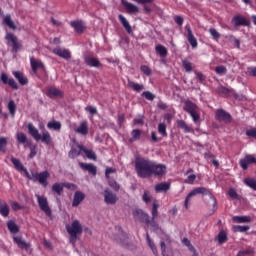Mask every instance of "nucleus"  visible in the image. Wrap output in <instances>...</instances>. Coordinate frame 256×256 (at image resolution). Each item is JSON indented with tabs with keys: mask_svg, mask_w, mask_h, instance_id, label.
I'll return each mask as SVG.
<instances>
[{
	"mask_svg": "<svg viewBox=\"0 0 256 256\" xmlns=\"http://www.w3.org/2000/svg\"><path fill=\"white\" fill-rule=\"evenodd\" d=\"M153 167V161L144 157H136L135 159V171L141 179H148L151 177V169Z\"/></svg>",
	"mask_w": 256,
	"mask_h": 256,
	"instance_id": "nucleus-1",
	"label": "nucleus"
},
{
	"mask_svg": "<svg viewBox=\"0 0 256 256\" xmlns=\"http://www.w3.org/2000/svg\"><path fill=\"white\" fill-rule=\"evenodd\" d=\"M196 195H208L209 199H211L212 201L213 213L217 211V199L215 198V196H213V193H211V191H209V189L205 187H198L189 192L184 200V207L186 209H189V202L191 201V197H195Z\"/></svg>",
	"mask_w": 256,
	"mask_h": 256,
	"instance_id": "nucleus-2",
	"label": "nucleus"
},
{
	"mask_svg": "<svg viewBox=\"0 0 256 256\" xmlns=\"http://www.w3.org/2000/svg\"><path fill=\"white\" fill-rule=\"evenodd\" d=\"M66 231L70 235V243L75 245L77 243V236L83 233V226L79 220H74L71 224L66 225Z\"/></svg>",
	"mask_w": 256,
	"mask_h": 256,
	"instance_id": "nucleus-3",
	"label": "nucleus"
},
{
	"mask_svg": "<svg viewBox=\"0 0 256 256\" xmlns=\"http://www.w3.org/2000/svg\"><path fill=\"white\" fill-rule=\"evenodd\" d=\"M183 109L186 111V113L190 114V117H192L194 123H199L201 116L199 115V107L197 104L188 100L184 103Z\"/></svg>",
	"mask_w": 256,
	"mask_h": 256,
	"instance_id": "nucleus-4",
	"label": "nucleus"
},
{
	"mask_svg": "<svg viewBox=\"0 0 256 256\" xmlns=\"http://www.w3.org/2000/svg\"><path fill=\"white\" fill-rule=\"evenodd\" d=\"M5 41L6 45H8V47H12V51L15 53L21 50V42H19V38H17L15 34L6 33Z\"/></svg>",
	"mask_w": 256,
	"mask_h": 256,
	"instance_id": "nucleus-5",
	"label": "nucleus"
},
{
	"mask_svg": "<svg viewBox=\"0 0 256 256\" xmlns=\"http://www.w3.org/2000/svg\"><path fill=\"white\" fill-rule=\"evenodd\" d=\"M167 174V166L164 164H159L155 161H152L151 176L155 175L156 177H163Z\"/></svg>",
	"mask_w": 256,
	"mask_h": 256,
	"instance_id": "nucleus-6",
	"label": "nucleus"
},
{
	"mask_svg": "<svg viewBox=\"0 0 256 256\" xmlns=\"http://www.w3.org/2000/svg\"><path fill=\"white\" fill-rule=\"evenodd\" d=\"M37 203L41 209L48 217L51 215V208L49 207V202L47 201V197L36 195Z\"/></svg>",
	"mask_w": 256,
	"mask_h": 256,
	"instance_id": "nucleus-7",
	"label": "nucleus"
},
{
	"mask_svg": "<svg viewBox=\"0 0 256 256\" xmlns=\"http://www.w3.org/2000/svg\"><path fill=\"white\" fill-rule=\"evenodd\" d=\"M49 172L44 171L41 173L33 172V181H38L40 185H43V187H47V179H49Z\"/></svg>",
	"mask_w": 256,
	"mask_h": 256,
	"instance_id": "nucleus-8",
	"label": "nucleus"
},
{
	"mask_svg": "<svg viewBox=\"0 0 256 256\" xmlns=\"http://www.w3.org/2000/svg\"><path fill=\"white\" fill-rule=\"evenodd\" d=\"M215 117L217 121H220L222 123H231L232 121L231 114L223 109L217 110Z\"/></svg>",
	"mask_w": 256,
	"mask_h": 256,
	"instance_id": "nucleus-9",
	"label": "nucleus"
},
{
	"mask_svg": "<svg viewBox=\"0 0 256 256\" xmlns=\"http://www.w3.org/2000/svg\"><path fill=\"white\" fill-rule=\"evenodd\" d=\"M133 215H134L135 219H139V221H142V222L146 223L147 225H149V223H151V220L149 219V214L144 212L142 209L135 210L133 212Z\"/></svg>",
	"mask_w": 256,
	"mask_h": 256,
	"instance_id": "nucleus-10",
	"label": "nucleus"
},
{
	"mask_svg": "<svg viewBox=\"0 0 256 256\" xmlns=\"http://www.w3.org/2000/svg\"><path fill=\"white\" fill-rule=\"evenodd\" d=\"M185 29L187 31L188 43H190L192 49H196V47H197V45H199V43L197 42V38H195V35H193V31L191 30V26L186 25Z\"/></svg>",
	"mask_w": 256,
	"mask_h": 256,
	"instance_id": "nucleus-11",
	"label": "nucleus"
},
{
	"mask_svg": "<svg viewBox=\"0 0 256 256\" xmlns=\"http://www.w3.org/2000/svg\"><path fill=\"white\" fill-rule=\"evenodd\" d=\"M121 3L125 7L126 12L130 15H136V13H139V7L135 4L128 2L127 0H121Z\"/></svg>",
	"mask_w": 256,
	"mask_h": 256,
	"instance_id": "nucleus-12",
	"label": "nucleus"
},
{
	"mask_svg": "<svg viewBox=\"0 0 256 256\" xmlns=\"http://www.w3.org/2000/svg\"><path fill=\"white\" fill-rule=\"evenodd\" d=\"M1 81L2 83H4V85H9V87L16 91L17 89H19V85L17 84V82H15V79L9 78V76H7V74L5 73L1 74Z\"/></svg>",
	"mask_w": 256,
	"mask_h": 256,
	"instance_id": "nucleus-13",
	"label": "nucleus"
},
{
	"mask_svg": "<svg viewBox=\"0 0 256 256\" xmlns=\"http://www.w3.org/2000/svg\"><path fill=\"white\" fill-rule=\"evenodd\" d=\"M104 201L107 205H115L117 203V195L109 190H105Z\"/></svg>",
	"mask_w": 256,
	"mask_h": 256,
	"instance_id": "nucleus-14",
	"label": "nucleus"
},
{
	"mask_svg": "<svg viewBox=\"0 0 256 256\" xmlns=\"http://www.w3.org/2000/svg\"><path fill=\"white\" fill-rule=\"evenodd\" d=\"M52 53H54V55H58V57H61L62 59H71V52L67 49L55 48L52 50Z\"/></svg>",
	"mask_w": 256,
	"mask_h": 256,
	"instance_id": "nucleus-15",
	"label": "nucleus"
},
{
	"mask_svg": "<svg viewBox=\"0 0 256 256\" xmlns=\"http://www.w3.org/2000/svg\"><path fill=\"white\" fill-rule=\"evenodd\" d=\"M75 133H78V135H88L89 133V124L87 121H82L80 125L74 130Z\"/></svg>",
	"mask_w": 256,
	"mask_h": 256,
	"instance_id": "nucleus-16",
	"label": "nucleus"
},
{
	"mask_svg": "<svg viewBox=\"0 0 256 256\" xmlns=\"http://www.w3.org/2000/svg\"><path fill=\"white\" fill-rule=\"evenodd\" d=\"M28 133L35 139V141H41V134H39V130L33 125V123L28 124Z\"/></svg>",
	"mask_w": 256,
	"mask_h": 256,
	"instance_id": "nucleus-17",
	"label": "nucleus"
},
{
	"mask_svg": "<svg viewBox=\"0 0 256 256\" xmlns=\"http://www.w3.org/2000/svg\"><path fill=\"white\" fill-rule=\"evenodd\" d=\"M85 199V194L81 191H76L74 194L72 207H79L81 205V202Z\"/></svg>",
	"mask_w": 256,
	"mask_h": 256,
	"instance_id": "nucleus-18",
	"label": "nucleus"
},
{
	"mask_svg": "<svg viewBox=\"0 0 256 256\" xmlns=\"http://www.w3.org/2000/svg\"><path fill=\"white\" fill-rule=\"evenodd\" d=\"M12 75L15 77V79H17L20 85H27L29 83V80L27 79V77H25V75L21 71H14L12 72Z\"/></svg>",
	"mask_w": 256,
	"mask_h": 256,
	"instance_id": "nucleus-19",
	"label": "nucleus"
},
{
	"mask_svg": "<svg viewBox=\"0 0 256 256\" xmlns=\"http://www.w3.org/2000/svg\"><path fill=\"white\" fill-rule=\"evenodd\" d=\"M79 166L84 171H88V173H91V175H97V166L93 164L83 163V162H80Z\"/></svg>",
	"mask_w": 256,
	"mask_h": 256,
	"instance_id": "nucleus-20",
	"label": "nucleus"
},
{
	"mask_svg": "<svg viewBox=\"0 0 256 256\" xmlns=\"http://www.w3.org/2000/svg\"><path fill=\"white\" fill-rule=\"evenodd\" d=\"M118 19L122 27H124V29L127 31V33H133V28L131 27V24H129V20H127L125 16H123L122 14H119Z\"/></svg>",
	"mask_w": 256,
	"mask_h": 256,
	"instance_id": "nucleus-21",
	"label": "nucleus"
},
{
	"mask_svg": "<svg viewBox=\"0 0 256 256\" xmlns=\"http://www.w3.org/2000/svg\"><path fill=\"white\" fill-rule=\"evenodd\" d=\"M232 23H233V25H235V27H239L241 25H243V26L249 25V21H247L245 19V17H243L241 15L234 16L232 19Z\"/></svg>",
	"mask_w": 256,
	"mask_h": 256,
	"instance_id": "nucleus-22",
	"label": "nucleus"
},
{
	"mask_svg": "<svg viewBox=\"0 0 256 256\" xmlns=\"http://www.w3.org/2000/svg\"><path fill=\"white\" fill-rule=\"evenodd\" d=\"M78 149H80V151H83L88 159H91L92 161H97V154H95L93 150H89L83 145H78Z\"/></svg>",
	"mask_w": 256,
	"mask_h": 256,
	"instance_id": "nucleus-23",
	"label": "nucleus"
},
{
	"mask_svg": "<svg viewBox=\"0 0 256 256\" xmlns=\"http://www.w3.org/2000/svg\"><path fill=\"white\" fill-rule=\"evenodd\" d=\"M84 61L88 67H101V62L97 58L86 56Z\"/></svg>",
	"mask_w": 256,
	"mask_h": 256,
	"instance_id": "nucleus-24",
	"label": "nucleus"
},
{
	"mask_svg": "<svg viewBox=\"0 0 256 256\" xmlns=\"http://www.w3.org/2000/svg\"><path fill=\"white\" fill-rule=\"evenodd\" d=\"M13 239H14V243H16V245H18L20 249H29L31 247V245L25 242V240H23L21 236H14Z\"/></svg>",
	"mask_w": 256,
	"mask_h": 256,
	"instance_id": "nucleus-25",
	"label": "nucleus"
},
{
	"mask_svg": "<svg viewBox=\"0 0 256 256\" xmlns=\"http://www.w3.org/2000/svg\"><path fill=\"white\" fill-rule=\"evenodd\" d=\"M170 188H171V185L169 183L162 182L155 186V191L156 193H163L165 191H169Z\"/></svg>",
	"mask_w": 256,
	"mask_h": 256,
	"instance_id": "nucleus-26",
	"label": "nucleus"
},
{
	"mask_svg": "<svg viewBox=\"0 0 256 256\" xmlns=\"http://www.w3.org/2000/svg\"><path fill=\"white\" fill-rule=\"evenodd\" d=\"M128 87H130V89H133V91H136L137 93L145 89V86L143 84L135 83L131 80H128Z\"/></svg>",
	"mask_w": 256,
	"mask_h": 256,
	"instance_id": "nucleus-27",
	"label": "nucleus"
},
{
	"mask_svg": "<svg viewBox=\"0 0 256 256\" xmlns=\"http://www.w3.org/2000/svg\"><path fill=\"white\" fill-rule=\"evenodd\" d=\"M146 242L147 245L150 247L151 251L154 253V255H159V252L157 251V246H155V242L151 240V237H149L148 232L146 233Z\"/></svg>",
	"mask_w": 256,
	"mask_h": 256,
	"instance_id": "nucleus-28",
	"label": "nucleus"
},
{
	"mask_svg": "<svg viewBox=\"0 0 256 256\" xmlns=\"http://www.w3.org/2000/svg\"><path fill=\"white\" fill-rule=\"evenodd\" d=\"M3 23L4 25H7V27H9V29H13L15 31V29H17V26L15 25V22H13V19H11V15L8 14L3 18Z\"/></svg>",
	"mask_w": 256,
	"mask_h": 256,
	"instance_id": "nucleus-29",
	"label": "nucleus"
},
{
	"mask_svg": "<svg viewBox=\"0 0 256 256\" xmlns=\"http://www.w3.org/2000/svg\"><path fill=\"white\" fill-rule=\"evenodd\" d=\"M40 140L44 145H50V143L53 142V138H51V134L47 131H44L42 133V136H40Z\"/></svg>",
	"mask_w": 256,
	"mask_h": 256,
	"instance_id": "nucleus-30",
	"label": "nucleus"
},
{
	"mask_svg": "<svg viewBox=\"0 0 256 256\" xmlns=\"http://www.w3.org/2000/svg\"><path fill=\"white\" fill-rule=\"evenodd\" d=\"M30 65L34 73L37 72V69L43 68V62L36 60L35 58H30Z\"/></svg>",
	"mask_w": 256,
	"mask_h": 256,
	"instance_id": "nucleus-31",
	"label": "nucleus"
},
{
	"mask_svg": "<svg viewBox=\"0 0 256 256\" xmlns=\"http://www.w3.org/2000/svg\"><path fill=\"white\" fill-rule=\"evenodd\" d=\"M47 129L52 131H61V123L59 121H50L47 123Z\"/></svg>",
	"mask_w": 256,
	"mask_h": 256,
	"instance_id": "nucleus-32",
	"label": "nucleus"
},
{
	"mask_svg": "<svg viewBox=\"0 0 256 256\" xmlns=\"http://www.w3.org/2000/svg\"><path fill=\"white\" fill-rule=\"evenodd\" d=\"M155 51L157 53V55H159V57H162V58H165L167 57V48L161 44H158L156 47H155Z\"/></svg>",
	"mask_w": 256,
	"mask_h": 256,
	"instance_id": "nucleus-33",
	"label": "nucleus"
},
{
	"mask_svg": "<svg viewBox=\"0 0 256 256\" xmlns=\"http://www.w3.org/2000/svg\"><path fill=\"white\" fill-rule=\"evenodd\" d=\"M71 27H73V29H75L77 33H83V31L85 30V25L81 21L71 22Z\"/></svg>",
	"mask_w": 256,
	"mask_h": 256,
	"instance_id": "nucleus-34",
	"label": "nucleus"
},
{
	"mask_svg": "<svg viewBox=\"0 0 256 256\" xmlns=\"http://www.w3.org/2000/svg\"><path fill=\"white\" fill-rule=\"evenodd\" d=\"M177 125L180 129H183L184 133H191V131H193V128L187 125V123L184 120H178Z\"/></svg>",
	"mask_w": 256,
	"mask_h": 256,
	"instance_id": "nucleus-35",
	"label": "nucleus"
},
{
	"mask_svg": "<svg viewBox=\"0 0 256 256\" xmlns=\"http://www.w3.org/2000/svg\"><path fill=\"white\" fill-rule=\"evenodd\" d=\"M48 97H63V92L55 87L48 89Z\"/></svg>",
	"mask_w": 256,
	"mask_h": 256,
	"instance_id": "nucleus-36",
	"label": "nucleus"
},
{
	"mask_svg": "<svg viewBox=\"0 0 256 256\" xmlns=\"http://www.w3.org/2000/svg\"><path fill=\"white\" fill-rule=\"evenodd\" d=\"M9 211V205L0 201V215L2 217H9Z\"/></svg>",
	"mask_w": 256,
	"mask_h": 256,
	"instance_id": "nucleus-37",
	"label": "nucleus"
},
{
	"mask_svg": "<svg viewBox=\"0 0 256 256\" xmlns=\"http://www.w3.org/2000/svg\"><path fill=\"white\" fill-rule=\"evenodd\" d=\"M16 139L21 145H29V141H27V135H25L23 132H18L16 134Z\"/></svg>",
	"mask_w": 256,
	"mask_h": 256,
	"instance_id": "nucleus-38",
	"label": "nucleus"
},
{
	"mask_svg": "<svg viewBox=\"0 0 256 256\" xmlns=\"http://www.w3.org/2000/svg\"><path fill=\"white\" fill-rule=\"evenodd\" d=\"M234 223H251V217L249 216H234L232 218Z\"/></svg>",
	"mask_w": 256,
	"mask_h": 256,
	"instance_id": "nucleus-39",
	"label": "nucleus"
},
{
	"mask_svg": "<svg viewBox=\"0 0 256 256\" xmlns=\"http://www.w3.org/2000/svg\"><path fill=\"white\" fill-rule=\"evenodd\" d=\"M11 163H13V165H14L15 169H17V171L23 172V170H25V166H23L20 159L11 158Z\"/></svg>",
	"mask_w": 256,
	"mask_h": 256,
	"instance_id": "nucleus-40",
	"label": "nucleus"
},
{
	"mask_svg": "<svg viewBox=\"0 0 256 256\" xmlns=\"http://www.w3.org/2000/svg\"><path fill=\"white\" fill-rule=\"evenodd\" d=\"M131 135H132V137L129 139L130 143L139 141L141 139V130L134 129V130H132Z\"/></svg>",
	"mask_w": 256,
	"mask_h": 256,
	"instance_id": "nucleus-41",
	"label": "nucleus"
},
{
	"mask_svg": "<svg viewBox=\"0 0 256 256\" xmlns=\"http://www.w3.org/2000/svg\"><path fill=\"white\" fill-rule=\"evenodd\" d=\"M7 227L10 233H19V226H17V224L14 221L9 220L7 222Z\"/></svg>",
	"mask_w": 256,
	"mask_h": 256,
	"instance_id": "nucleus-42",
	"label": "nucleus"
},
{
	"mask_svg": "<svg viewBox=\"0 0 256 256\" xmlns=\"http://www.w3.org/2000/svg\"><path fill=\"white\" fill-rule=\"evenodd\" d=\"M244 184L247 187H250V189H253V191H256V179L255 178H245Z\"/></svg>",
	"mask_w": 256,
	"mask_h": 256,
	"instance_id": "nucleus-43",
	"label": "nucleus"
},
{
	"mask_svg": "<svg viewBox=\"0 0 256 256\" xmlns=\"http://www.w3.org/2000/svg\"><path fill=\"white\" fill-rule=\"evenodd\" d=\"M8 111L12 117H15V113H17V104H15V101L13 100L9 101Z\"/></svg>",
	"mask_w": 256,
	"mask_h": 256,
	"instance_id": "nucleus-44",
	"label": "nucleus"
},
{
	"mask_svg": "<svg viewBox=\"0 0 256 256\" xmlns=\"http://www.w3.org/2000/svg\"><path fill=\"white\" fill-rule=\"evenodd\" d=\"M63 183H54L52 185V191H54V193H57V195H61V193H63Z\"/></svg>",
	"mask_w": 256,
	"mask_h": 256,
	"instance_id": "nucleus-45",
	"label": "nucleus"
},
{
	"mask_svg": "<svg viewBox=\"0 0 256 256\" xmlns=\"http://www.w3.org/2000/svg\"><path fill=\"white\" fill-rule=\"evenodd\" d=\"M158 209H159V203H157V201L153 202L152 221H155V219H157V216L159 215Z\"/></svg>",
	"mask_w": 256,
	"mask_h": 256,
	"instance_id": "nucleus-46",
	"label": "nucleus"
},
{
	"mask_svg": "<svg viewBox=\"0 0 256 256\" xmlns=\"http://www.w3.org/2000/svg\"><path fill=\"white\" fill-rule=\"evenodd\" d=\"M227 241V233L224 230H221L218 234V243L223 245Z\"/></svg>",
	"mask_w": 256,
	"mask_h": 256,
	"instance_id": "nucleus-47",
	"label": "nucleus"
},
{
	"mask_svg": "<svg viewBox=\"0 0 256 256\" xmlns=\"http://www.w3.org/2000/svg\"><path fill=\"white\" fill-rule=\"evenodd\" d=\"M249 229H251L249 226L237 225L233 227L235 233H245L246 231H249Z\"/></svg>",
	"mask_w": 256,
	"mask_h": 256,
	"instance_id": "nucleus-48",
	"label": "nucleus"
},
{
	"mask_svg": "<svg viewBox=\"0 0 256 256\" xmlns=\"http://www.w3.org/2000/svg\"><path fill=\"white\" fill-rule=\"evenodd\" d=\"M158 133L162 135V137H167V125H165V123L158 125Z\"/></svg>",
	"mask_w": 256,
	"mask_h": 256,
	"instance_id": "nucleus-49",
	"label": "nucleus"
},
{
	"mask_svg": "<svg viewBox=\"0 0 256 256\" xmlns=\"http://www.w3.org/2000/svg\"><path fill=\"white\" fill-rule=\"evenodd\" d=\"M142 201L144 203H151V201H153V196H151L150 191H144V194L142 195Z\"/></svg>",
	"mask_w": 256,
	"mask_h": 256,
	"instance_id": "nucleus-50",
	"label": "nucleus"
},
{
	"mask_svg": "<svg viewBox=\"0 0 256 256\" xmlns=\"http://www.w3.org/2000/svg\"><path fill=\"white\" fill-rule=\"evenodd\" d=\"M182 65L187 73L193 71V64L189 60H183Z\"/></svg>",
	"mask_w": 256,
	"mask_h": 256,
	"instance_id": "nucleus-51",
	"label": "nucleus"
},
{
	"mask_svg": "<svg viewBox=\"0 0 256 256\" xmlns=\"http://www.w3.org/2000/svg\"><path fill=\"white\" fill-rule=\"evenodd\" d=\"M7 151V138L0 137V152L5 153Z\"/></svg>",
	"mask_w": 256,
	"mask_h": 256,
	"instance_id": "nucleus-52",
	"label": "nucleus"
},
{
	"mask_svg": "<svg viewBox=\"0 0 256 256\" xmlns=\"http://www.w3.org/2000/svg\"><path fill=\"white\" fill-rule=\"evenodd\" d=\"M209 33H210L211 37H213V39H215V41H217V39L221 38V34L215 28H210Z\"/></svg>",
	"mask_w": 256,
	"mask_h": 256,
	"instance_id": "nucleus-53",
	"label": "nucleus"
},
{
	"mask_svg": "<svg viewBox=\"0 0 256 256\" xmlns=\"http://www.w3.org/2000/svg\"><path fill=\"white\" fill-rule=\"evenodd\" d=\"M195 179H197V176L195 174H190L184 180V183H187V185H193L195 183Z\"/></svg>",
	"mask_w": 256,
	"mask_h": 256,
	"instance_id": "nucleus-54",
	"label": "nucleus"
},
{
	"mask_svg": "<svg viewBox=\"0 0 256 256\" xmlns=\"http://www.w3.org/2000/svg\"><path fill=\"white\" fill-rule=\"evenodd\" d=\"M142 97H145L147 101H153V99H155V94H153L151 91H144L142 93Z\"/></svg>",
	"mask_w": 256,
	"mask_h": 256,
	"instance_id": "nucleus-55",
	"label": "nucleus"
},
{
	"mask_svg": "<svg viewBox=\"0 0 256 256\" xmlns=\"http://www.w3.org/2000/svg\"><path fill=\"white\" fill-rule=\"evenodd\" d=\"M80 155H81V152L75 148H72L68 153V157H70V159H75V157H79Z\"/></svg>",
	"mask_w": 256,
	"mask_h": 256,
	"instance_id": "nucleus-56",
	"label": "nucleus"
},
{
	"mask_svg": "<svg viewBox=\"0 0 256 256\" xmlns=\"http://www.w3.org/2000/svg\"><path fill=\"white\" fill-rule=\"evenodd\" d=\"M215 71L217 75H225L227 73V68L225 66H217Z\"/></svg>",
	"mask_w": 256,
	"mask_h": 256,
	"instance_id": "nucleus-57",
	"label": "nucleus"
},
{
	"mask_svg": "<svg viewBox=\"0 0 256 256\" xmlns=\"http://www.w3.org/2000/svg\"><path fill=\"white\" fill-rule=\"evenodd\" d=\"M228 195L231 197V199H239V194H237V191L233 188L229 189Z\"/></svg>",
	"mask_w": 256,
	"mask_h": 256,
	"instance_id": "nucleus-58",
	"label": "nucleus"
},
{
	"mask_svg": "<svg viewBox=\"0 0 256 256\" xmlns=\"http://www.w3.org/2000/svg\"><path fill=\"white\" fill-rule=\"evenodd\" d=\"M140 69H141L142 73H144V75H147V76L151 75V69L149 68V66L142 65L140 67Z\"/></svg>",
	"mask_w": 256,
	"mask_h": 256,
	"instance_id": "nucleus-59",
	"label": "nucleus"
},
{
	"mask_svg": "<svg viewBox=\"0 0 256 256\" xmlns=\"http://www.w3.org/2000/svg\"><path fill=\"white\" fill-rule=\"evenodd\" d=\"M85 111H88L90 115H97V108L95 106H87Z\"/></svg>",
	"mask_w": 256,
	"mask_h": 256,
	"instance_id": "nucleus-60",
	"label": "nucleus"
},
{
	"mask_svg": "<svg viewBox=\"0 0 256 256\" xmlns=\"http://www.w3.org/2000/svg\"><path fill=\"white\" fill-rule=\"evenodd\" d=\"M247 73L250 77H256V66L248 67Z\"/></svg>",
	"mask_w": 256,
	"mask_h": 256,
	"instance_id": "nucleus-61",
	"label": "nucleus"
},
{
	"mask_svg": "<svg viewBox=\"0 0 256 256\" xmlns=\"http://www.w3.org/2000/svg\"><path fill=\"white\" fill-rule=\"evenodd\" d=\"M11 207L13 211H21L23 207L18 202H11Z\"/></svg>",
	"mask_w": 256,
	"mask_h": 256,
	"instance_id": "nucleus-62",
	"label": "nucleus"
},
{
	"mask_svg": "<svg viewBox=\"0 0 256 256\" xmlns=\"http://www.w3.org/2000/svg\"><path fill=\"white\" fill-rule=\"evenodd\" d=\"M111 173H117V169L111 168V167L106 168V171H105L106 179H109V175H111Z\"/></svg>",
	"mask_w": 256,
	"mask_h": 256,
	"instance_id": "nucleus-63",
	"label": "nucleus"
},
{
	"mask_svg": "<svg viewBox=\"0 0 256 256\" xmlns=\"http://www.w3.org/2000/svg\"><path fill=\"white\" fill-rule=\"evenodd\" d=\"M218 92L220 95L227 96L229 94V89L221 86L218 88Z\"/></svg>",
	"mask_w": 256,
	"mask_h": 256,
	"instance_id": "nucleus-64",
	"label": "nucleus"
}]
</instances>
